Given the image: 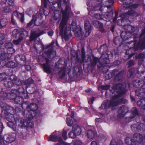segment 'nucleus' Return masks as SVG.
Instances as JSON below:
<instances>
[{
  "label": "nucleus",
  "mask_w": 145,
  "mask_h": 145,
  "mask_svg": "<svg viewBox=\"0 0 145 145\" xmlns=\"http://www.w3.org/2000/svg\"><path fill=\"white\" fill-rule=\"evenodd\" d=\"M125 87L126 85L125 84H119L114 85L112 88L114 91V93L115 92H116L117 94L110 101L109 104L110 106L113 107L122 103H127V100L119 97V96L125 93Z\"/></svg>",
  "instance_id": "obj_1"
},
{
  "label": "nucleus",
  "mask_w": 145,
  "mask_h": 145,
  "mask_svg": "<svg viewBox=\"0 0 145 145\" xmlns=\"http://www.w3.org/2000/svg\"><path fill=\"white\" fill-rule=\"evenodd\" d=\"M68 9V7L66 6L65 11H63V10H62L63 18L59 27L60 34H63L64 32V34L63 35V37L66 41H67L69 38L71 37L69 25H68L66 24L68 19L67 16V11Z\"/></svg>",
  "instance_id": "obj_2"
},
{
  "label": "nucleus",
  "mask_w": 145,
  "mask_h": 145,
  "mask_svg": "<svg viewBox=\"0 0 145 145\" xmlns=\"http://www.w3.org/2000/svg\"><path fill=\"white\" fill-rule=\"evenodd\" d=\"M145 34V30L144 29L142 30L140 36V39L137 46H135V42H134L131 41V43L129 44V45L131 44H132V45L133 46L131 47L130 45L129 46V47H130V48L126 52V54L129 55L128 56V59L131 58L132 56L134 54L133 53H132L131 52L132 50H136L138 48L141 49L144 48L145 46V36L144 37V35Z\"/></svg>",
  "instance_id": "obj_3"
},
{
  "label": "nucleus",
  "mask_w": 145,
  "mask_h": 145,
  "mask_svg": "<svg viewBox=\"0 0 145 145\" xmlns=\"http://www.w3.org/2000/svg\"><path fill=\"white\" fill-rule=\"evenodd\" d=\"M24 89L22 87H20L18 89H12L8 94V98L13 100L17 96L23 97L24 94Z\"/></svg>",
  "instance_id": "obj_4"
},
{
  "label": "nucleus",
  "mask_w": 145,
  "mask_h": 145,
  "mask_svg": "<svg viewBox=\"0 0 145 145\" xmlns=\"http://www.w3.org/2000/svg\"><path fill=\"white\" fill-rule=\"evenodd\" d=\"M22 108L25 111L29 113L31 115L32 112H34L37 109V106L35 103L30 104L28 102L24 103L22 104Z\"/></svg>",
  "instance_id": "obj_5"
},
{
  "label": "nucleus",
  "mask_w": 145,
  "mask_h": 145,
  "mask_svg": "<svg viewBox=\"0 0 145 145\" xmlns=\"http://www.w3.org/2000/svg\"><path fill=\"white\" fill-rule=\"evenodd\" d=\"M128 8L129 9H128V11L127 13H123L120 16V17L122 19H119L117 21V24L119 25H122V20H123L124 18H127L128 15H130L135 17L137 16L138 15L137 13L134 10H132L130 7Z\"/></svg>",
  "instance_id": "obj_6"
},
{
  "label": "nucleus",
  "mask_w": 145,
  "mask_h": 145,
  "mask_svg": "<svg viewBox=\"0 0 145 145\" xmlns=\"http://www.w3.org/2000/svg\"><path fill=\"white\" fill-rule=\"evenodd\" d=\"M112 55L111 52L108 51L105 54H102V57L103 58V60L101 62L102 65L108 64L110 63L109 59L112 57Z\"/></svg>",
  "instance_id": "obj_7"
},
{
  "label": "nucleus",
  "mask_w": 145,
  "mask_h": 145,
  "mask_svg": "<svg viewBox=\"0 0 145 145\" xmlns=\"http://www.w3.org/2000/svg\"><path fill=\"white\" fill-rule=\"evenodd\" d=\"M86 33L84 35L83 34V33L80 30L75 33V35L79 37L80 39H82L84 37H87L90 34L92 28L86 29L85 28Z\"/></svg>",
  "instance_id": "obj_8"
},
{
  "label": "nucleus",
  "mask_w": 145,
  "mask_h": 145,
  "mask_svg": "<svg viewBox=\"0 0 145 145\" xmlns=\"http://www.w3.org/2000/svg\"><path fill=\"white\" fill-rule=\"evenodd\" d=\"M42 18L39 14H37L35 16H34L33 19L29 23H28L27 26L30 27L31 26L33 23H37L39 22L40 24L41 23V20Z\"/></svg>",
  "instance_id": "obj_9"
},
{
  "label": "nucleus",
  "mask_w": 145,
  "mask_h": 145,
  "mask_svg": "<svg viewBox=\"0 0 145 145\" xmlns=\"http://www.w3.org/2000/svg\"><path fill=\"white\" fill-rule=\"evenodd\" d=\"M15 60L17 63L21 65L24 64L26 62L25 57L22 54L16 56L15 57Z\"/></svg>",
  "instance_id": "obj_10"
},
{
  "label": "nucleus",
  "mask_w": 145,
  "mask_h": 145,
  "mask_svg": "<svg viewBox=\"0 0 145 145\" xmlns=\"http://www.w3.org/2000/svg\"><path fill=\"white\" fill-rule=\"evenodd\" d=\"M49 60L47 58L46 59V63L42 65V68L44 71L48 74L50 73L51 72L50 65L49 64Z\"/></svg>",
  "instance_id": "obj_11"
},
{
  "label": "nucleus",
  "mask_w": 145,
  "mask_h": 145,
  "mask_svg": "<svg viewBox=\"0 0 145 145\" xmlns=\"http://www.w3.org/2000/svg\"><path fill=\"white\" fill-rule=\"evenodd\" d=\"M128 111V109L127 107L124 106H121L118 110V116L120 118L124 116Z\"/></svg>",
  "instance_id": "obj_12"
},
{
  "label": "nucleus",
  "mask_w": 145,
  "mask_h": 145,
  "mask_svg": "<svg viewBox=\"0 0 145 145\" xmlns=\"http://www.w3.org/2000/svg\"><path fill=\"white\" fill-rule=\"evenodd\" d=\"M4 139L7 142L11 143L15 140V135L14 133H12L9 135H5L4 136Z\"/></svg>",
  "instance_id": "obj_13"
},
{
  "label": "nucleus",
  "mask_w": 145,
  "mask_h": 145,
  "mask_svg": "<svg viewBox=\"0 0 145 145\" xmlns=\"http://www.w3.org/2000/svg\"><path fill=\"white\" fill-rule=\"evenodd\" d=\"M2 107L3 109L2 112V113H4L5 114L6 113H13L14 112L13 108L5 104Z\"/></svg>",
  "instance_id": "obj_14"
},
{
  "label": "nucleus",
  "mask_w": 145,
  "mask_h": 145,
  "mask_svg": "<svg viewBox=\"0 0 145 145\" xmlns=\"http://www.w3.org/2000/svg\"><path fill=\"white\" fill-rule=\"evenodd\" d=\"M92 24L95 27L99 29L100 31L101 32H104L103 25L100 22L96 20H94L93 21Z\"/></svg>",
  "instance_id": "obj_15"
},
{
  "label": "nucleus",
  "mask_w": 145,
  "mask_h": 145,
  "mask_svg": "<svg viewBox=\"0 0 145 145\" xmlns=\"http://www.w3.org/2000/svg\"><path fill=\"white\" fill-rule=\"evenodd\" d=\"M48 140L49 141H52L55 142L58 141L61 143H63L62 139L61 137L58 138L57 136L53 135H51L48 138Z\"/></svg>",
  "instance_id": "obj_16"
},
{
  "label": "nucleus",
  "mask_w": 145,
  "mask_h": 145,
  "mask_svg": "<svg viewBox=\"0 0 145 145\" xmlns=\"http://www.w3.org/2000/svg\"><path fill=\"white\" fill-rule=\"evenodd\" d=\"M135 95L138 96L140 98H141L142 99H145V92L143 89H138L135 91Z\"/></svg>",
  "instance_id": "obj_17"
},
{
  "label": "nucleus",
  "mask_w": 145,
  "mask_h": 145,
  "mask_svg": "<svg viewBox=\"0 0 145 145\" xmlns=\"http://www.w3.org/2000/svg\"><path fill=\"white\" fill-rule=\"evenodd\" d=\"M72 131L76 135H80L81 132L80 127L77 125H74L73 126Z\"/></svg>",
  "instance_id": "obj_18"
},
{
  "label": "nucleus",
  "mask_w": 145,
  "mask_h": 145,
  "mask_svg": "<svg viewBox=\"0 0 145 145\" xmlns=\"http://www.w3.org/2000/svg\"><path fill=\"white\" fill-rule=\"evenodd\" d=\"M43 33V31H41L40 33H38L35 32H32L31 33L30 37V41H32L35 39L37 38L38 37H39Z\"/></svg>",
  "instance_id": "obj_19"
},
{
  "label": "nucleus",
  "mask_w": 145,
  "mask_h": 145,
  "mask_svg": "<svg viewBox=\"0 0 145 145\" xmlns=\"http://www.w3.org/2000/svg\"><path fill=\"white\" fill-rule=\"evenodd\" d=\"M6 47L7 48L10 49V50H8V52L10 54H12L14 52V49L12 48L13 45L11 42H8L5 44Z\"/></svg>",
  "instance_id": "obj_20"
},
{
  "label": "nucleus",
  "mask_w": 145,
  "mask_h": 145,
  "mask_svg": "<svg viewBox=\"0 0 145 145\" xmlns=\"http://www.w3.org/2000/svg\"><path fill=\"white\" fill-rule=\"evenodd\" d=\"M130 33L126 31H123L121 33V38L123 40H127L130 37Z\"/></svg>",
  "instance_id": "obj_21"
},
{
  "label": "nucleus",
  "mask_w": 145,
  "mask_h": 145,
  "mask_svg": "<svg viewBox=\"0 0 145 145\" xmlns=\"http://www.w3.org/2000/svg\"><path fill=\"white\" fill-rule=\"evenodd\" d=\"M95 134V132L93 130H89L87 131V135L88 138L91 139L94 138Z\"/></svg>",
  "instance_id": "obj_22"
},
{
  "label": "nucleus",
  "mask_w": 145,
  "mask_h": 145,
  "mask_svg": "<svg viewBox=\"0 0 145 145\" xmlns=\"http://www.w3.org/2000/svg\"><path fill=\"white\" fill-rule=\"evenodd\" d=\"M144 82L142 80H136L134 81L133 84L134 86L137 88L142 87L144 84Z\"/></svg>",
  "instance_id": "obj_23"
},
{
  "label": "nucleus",
  "mask_w": 145,
  "mask_h": 145,
  "mask_svg": "<svg viewBox=\"0 0 145 145\" xmlns=\"http://www.w3.org/2000/svg\"><path fill=\"white\" fill-rule=\"evenodd\" d=\"M133 137L134 140L138 142H141L143 139L142 135L139 133H135L134 134Z\"/></svg>",
  "instance_id": "obj_24"
},
{
  "label": "nucleus",
  "mask_w": 145,
  "mask_h": 145,
  "mask_svg": "<svg viewBox=\"0 0 145 145\" xmlns=\"http://www.w3.org/2000/svg\"><path fill=\"white\" fill-rule=\"evenodd\" d=\"M125 141L127 144L129 145H135L136 144L135 141L129 137H127L126 138Z\"/></svg>",
  "instance_id": "obj_25"
},
{
  "label": "nucleus",
  "mask_w": 145,
  "mask_h": 145,
  "mask_svg": "<svg viewBox=\"0 0 145 145\" xmlns=\"http://www.w3.org/2000/svg\"><path fill=\"white\" fill-rule=\"evenodd\" d=\"M137 104L142 109L145 110V100L144 99H142L138 101Z\"/></svg>",
  "instance_id": "obj_26"
},
{
  "label": "nucleus",
  "mask_w": 145,
  "mask_h": 145,
  "mask_svg": "<svg viewBox=\"0 0 145 145\" xmlns=\"http://www.w3.org/2000/svg\"><path fill=\"white\" fill-rule=\"evenodd\" d=\"M131 128L133 131H136L140 130V126L138 123L133 124L131 126Z\"/></svg>",
  "instance_id": "obj_27"
},
{
  "label": "nucleus",
  "mask_w": 145,
  "mask_h": 145,
  "mask_svg": "<svg viewBox=\"0 0 145 145\" xmlns=\"http://www.w3.org/2000/svg\"><path fill=\"white\" fill-rule=\"evenodd\" d=\"M54 20H56L61 17V12L58 10H55L54 12Z\"/></svg>",
  "instance_id": "obj_28"
},
{
  "label": "nucleus",
  "mask_w": 145,
  "mask_h": 145,
  "mask_svg": "<svg viewBox=\"0 0 145 145\" xmlns=\"http://www.w3.org/2000/svg\"><path fill=\"white\" fill-rule=\"evenodd\" d=\"M12 113H8V114L6 113L4 116L5 117L8 121H12L14 119Z\"/></svg>",
  "instance_id": "obj_29"
},
{
  "label": "nucleus",
  "mask_w": 145,
  "mask_h": 145,
  "mask_svg": "<svg viewBox=\"0 0 145 145\" xmlns=\"http://www.w3.org/2000/svg\"><path fill=\"white\" fill-rule=\"evenodd\" d=\"M28 32L24 29H21V32L19 35V37H23V39L25 36H28Z\"/></svg>",
  "instance_id": "obj_30"
},
{
  "label": "nucleus",
  "mask_w": 145,
  "mask_h": 145,
  "mask_svg": "<svg viewBox=\"0 0 145 145\" xmlns=\"http://www.w3.org/2000/svg\"><path fill=\"white\" fill-rule=\"evenodd\" d=\"M8 77V75L5 73H0V81H2L6 79Z\"/></svg>",
  "instance_id": "obj_31"
},
{
  "label": "nucleus",
  "mask_w": 145,
  "mask_h": 145,
  "mask_svg": "<svg viewBox=\"0 0 145 145\" xmlns=\"http://www.w3.org/2000/svg\"><path fill=\"white\" fill-rule=\"evenodd\" d=\"M59 72L58 74L61 77H62L65 74L66 70L65 68L63 67L62 68L59 69Z\"/></svg>",
  "instance_id": "obj_32"
},
{
  "label": "nucleus",
  "mask_w": 145,
  "mask_h": 145,
  "mask_svg": "<svg viewBox=\"0 0 145 145\" xmlns=\"http://www.w3.org/2000/svg\"><path fill=\"white\" fill-rule=\"evenodd\" d=\"M14 15L18 18H20L22 22L24 21V15L22 13H20L17 11H15L14 13Z\"/></svg>",
  "instance_id": "obj_33"
},
{
  "label": "nucleus",
  "mask_w": 145,
  "mask_h": 145,
  "mask_svg": "<svg viewBox=\"0 0 145 145\" xmlns=\"http://www.w3.org/2000/svg\"><path fill=\"white\" fill-rule=\"evenodd\" d=\"M4 85L7 88H10L12 87L14 85V83L12 81H6L5 82Z\"/></svg>",
  "instance_id": "obj_34"
},
{
  "label": "nucleus",
  "mask_w": 145,
  "mask_h": 145,
  "mask_svg": "<svg viewBox=\"0 0 145 145\" xmlns=\"http://www.w3.org/2000/svg\"><path fill=\"white\" fill-rule=\"evenodd\" d=\"M9 54L8 53H3V54L0 55V59L4 60L6 59H8V56Z\"/></svg>",
  "instance_id": "obj_35"
},
{
  "label": "nucleus",
  "mask_w": 145,
  "mask_h": 145,
  "mask_svg": "<svg viewBox=\"0 0 145 145\" xmlns=\"http://www.w3.org/2000/svg\"><path fill=\"white\" fill-rule=\"evenodd\" d=\"M132 114L133 115V116H130V119H132L135 118L136 115H137L138 114L137 110V109L135 108H132Z\"/></svg>",
  "instance_id": "obj_36"
},
{
  "label": "nucleus",
  "mask_w": 145,
  "mask_h": 145,
  "mask_svg": "<svg viewBox=\"0 0 145 145\" xmlns=\"http://www.w3.org/2000/svg\"><path fill=\"white\" fill-rule=\"evenodd\" d=\"M12 121H8L7 123V125L9 127L12 128L14 131H16V128Z\"/></svg>",
  "instance_id": "obj_37"
},
{
  "label": "nucleus",
  "mask_w": 145,
  "mask_h": 145,
  "mask_svg": "<svg viewBox=\"0 0 145 145\" xmlns=\"http://www.w3.org/2000/svg\"><path fill=\"white\" fill-rule=\"evenodd\" d=\"M6 66L8 67L14 68L16 66V65L12 61H10L8 62L6 64Z\"/></svg>",
  "instance_id": "obj_38"
},
{
  "label": "nucleus",
  "mask_w": 145,
  "mask_h": 145,
  "mask_svg": "<svg viewBox=\"0 0 145 145\" xmlns=\"http://www.w3.org/2000/svg\"><path fill=\"white\" fill-rule=\"evenodd\" d=\"M24 95H23V97H20L18 96L15 99L13 100L14 102L17 103H20L22 101V97H24Z\"/></svg>",
  "instance_id": "obj_39"
},
{
  "label": "nucleus",
  "mask_w": 145,
  "mask_h": 145,
  "mask_svg": "<svg viewBox=\"0 0 145 145\" xmlns=\"http://www.w3.org/2000/svg\"><path fill=\"white\" fill-rule=\"evenodd\" d=\"M85 28H92L89 21L88 20H86L85 21Z\"/></svg>",
  "instance_id": "obj_40"
},
{
  "label": "nucleus",
  "mask_w": 145,
  "mask_h": 145,
  "mask_svg": "<svg viewBox=\"0 0 145 145\" xmlns=\"http://www.w3.org/2000/svg\"><path fill=\"white\" fill-rule=\"evenodd\" d=\"M7 20L6 18L2 19L0 22V25L2 27L5 26L7 24Z\"/></svg>",
  "instance_id": "obj_41"
},
{
  "label": "nucleus",
  "mask_w": 145,
  "mask_h": 145,
  "mask_svg": "<svg viewBox=\"0 0 145 145\" xmlns=\"http://www.w3.org/2000/svg\"><path fill=\"white\" fill-rule=\"evenodd\" d=\"M8 95L6 92L4 91H1L0 92V97L3 99L7 97L8 98Z\"/></svg>",
  "instance_id": "obj_42"
},
{
  "label": "nucleus",
  "mask_w": 145,
  "mask_h": 145,
  "mask_svg": "<svg viewBox=\"0 0 145 145\" xmlns=\"http://www.w3.org/2000/svg\"><path fill=\"white\" fill-rule=\"evenodd\" d=\"M98 60L96 58H93L91 61V65L92 67H95L96 65L97 61Z\"/></svg>",
  "instance_id": "obj_43"
},
{
  "label": "nucleus",
  "mask_w": 145,
  "mask_h": 145,
  "mask_svg": "<svg viewBox=\"0 0 145 145\" xmlns=\"http://www.w3.org/2000/svg\"><path fill=\"white\" fill-rule=\"evenodd\" d=\"M23 39V37H19L18 40H13V42L14 44L17 45Z\"/></svg>",
  "instance_id": "obj_44"
},
{
  "label": "nucleus",
  "mask_w": 145,
  "mask_h": 145,
  "mask_svg": "<svg viewBox=\"0 0 145 145\" xmlns=\"http://www.w3.org/2000/svg\"><path fill=\"white\" fill-rule=\"evenodd\" d=\"M145 57V53H142L141 54H140L138 56H135V58L136 59H137L139 58V60H141L143 58Z\"/></svg>",
  "instance_id": "obj_45"
},
{
  "label": "nucleus",
  "mask_w": 145,
  "mask_h": 145,
  "mask_svg": "<svg viewBox=\"0 0 145 145\" xmlns=\"http://www.w3.org/2000/svg\"><path fill=\"white\" fill-rule=\"evenodd\" d=\"M114 43L116 44H118L120 43V38L119 37H116L113 40Z\"/></svg>",
  "instance_id": "obj_46"
},
{
  "label": "nucleus",
  "mask_w": 145,
  "mask_h": 145,
  "mask_svg": "<svg viewBox=\"0 0 145 145\" xmlns=\"http://www.w3.org/2000/svg\"><path fill=\"white\" fill-rule=\"evenodd\" d=\"M33 79L31 78H29L25 81V83L26 85H29L33 83Z\"/></svg>",
  "instance_id": "obj_47"
},
{
  "label": "nucleus",
  "mask_w": 145,
  "mask_h": 145,
  "mask_svg": "<svg viewBox=\"0 0 145 145\" xmlns=\"http://www.w3.org/2000/svg\"><path fill=\"white\" fill-rule=\"evenodd\" d=\"M95 18L97 19H101L103 18V16L98 13L95 14L94 15Z\"/></svg>",
  "instance_id": "obj_48"
},
{
  "label": "nucleus",
  "mask_w": 145,
  "mask_h": 145,
  "mask_svg": "<svg viewBox=\"0 0 145 145\" xmlns=\"http://www.w3.org/2000/svg\"><path fill=\"white\" fill-rule=\"evenodd\" d=\"M19 33V31L17 29H14L12 32V35L14 37H17Z\"/></svg>",
  "instance_id": "obj_49"
},
{
  "label": "nucleus",
  "mask_w": 145,
  "mask_h": 145,
  "mask_svg": "<svg viewBox=\"0 0 145 145\" xmlns=\"http://www.w3.org/2000/svg\"><path fill=\"white\" fill-rule=\"evenodd\" d=\"M17 77L13 74L10 75L9 78L10 79L12 80L13 82H14L15 81H16L17 80Z\"/></svg>",
  "instance_id": "obj_50"
},
{
  "label": "nucleus",
  "mask_w": 145,
  "mask_h": 145,
  "mask_svg": "<svg viewBox=\"0 0 145 145\" xmlns=\"http://www.w3.org/2000/svg\"><path fill=\"white\" fill-rule=\"evenodd\" d=\"M67 123L68 126H71L73 124V121L71 119H70L68 118L67 119Z\"/></svg>",
  "instance_id": "obj_51"
},
{
  "label": "nucleus",
  "mask_w": 145,
  "mask_h": 145,
  "mask_svg": "<svg viewBox=\"0 0 145 145\" xmlns=\"http://www.w3.org/2000/svg\"><path fill=\"white\" fill-rule=\"evenodd\" d=\"M123 72L122 71L120 72L118 74L116 75L115 76L116 79L118 80H120L123 75Z\"/></svg>",
  "instance_id": "obj_52"
},
{
  "label": "nucleus",
  "mask_w": 145,
  "mask_h": 145,
  "mask_svg": "<svg viewBox=\"0 0 145 145\" xmlns=\"http://www.w3.org/2000/svg\"><path fill=\"white\" fill-rule=\"evenodd\" d=\"M10 8L8 6H6L3 8V11L5 12H9L10 11Z\"/></svg>",
  "instance_id": "obj_53"
},
{
  "label": "nucleus",
  "mask_w": 145,
  "mask_h": 145,
  "mask_svg": "<svg viewBox=\"0 0 145 145\" xmlns=\"http://www.w3.org/2000/svg\"><path fill=\"white\" fill-rule=\"evenodd\" d=\"M69 135L70 137L72 138H75L76 135L72 131L69 133Z\"/></svg>",
  "instance_id": "obj_54"
},
{
  "label": "nucleus",
  "mask_w": 145,
  "mask_h": 145,
  "mask_svg": "<svg viewBox=\"0 0 145 145\" xmlns=\"http://www.w3.org/2000/svg\"><path fill=\"white\" fill-rule=\"evenodd\" d=\"M13 83L16 85L20 86L22 84L21 81L17 78V80L16 81H15Z\"/></svg>",
  "instance_id": "obj_55"
},
{
  "label": "nucleus",
  "mask_w": 145,
  "mask_h": 145,
  "mask_svg": "<svg viewBox=\"0 0 145 145\" xmlns=\"http://www.w3.org/2000/svg\"><path fill=\"white\" fill-rule=\"evenodd\" d=\"M125 29L128 31V33H129L130 32H131V29L133 28L132 26L130 25H128L127 26H125Z\"/></svg>",
  "instance_id": "obj_56"
},
{
  "label": "nucleus",
  "mask_w": 145,
  "mask_h": 145,
  "mask_svg": "<svg viewBox=\"0 0 145 145\" xmlns=\"http://www.w3.org/2000/svg\"><path fill=\"white\" fill-rule=\"evenodd\" d=\"M74 145H82V142L79 140H75L74 142Z\"/></svg>",
  "instance_id": "obj_57"
},
{
  "label": "nucleus",
  "mask_w": 145,
  "mask_h": 145,
  "mask_svg": "<svg viewBox=\"0 0 145 145\" xmlns=\"http://www.w3.org/2000/svg\"><path fill=\"white\" fill-rule=\"evenodd\" d=\"M48 57L50 58L53 57L55 56V52H50L48 53Z\"/></svg>",
  "instance_id": "obj_58"
},
{
  "label": "nucleus",
  "mask_w": 145,
  "mask_h": 145,
  "mask_svg": "<svg viewBox=\"0 0 145 145\" xmlns=\"http://www.w3.org/2000/svg\"><path fill=\"white\" fill-rule=\"evenodd\" d=\"M4 140H5L4 139V137H3L1 135H0V145H4L5 144Z\"/></svg>",
  "instance_id": "obj_59"
},
{
  "label": "nucleus",
  "mask_w": 145,
  "mask_h": 145,
  "mask_svg": "<svg viewBox=\"0 0 145 145\" xmlns=\"http://www.w3.org/2000/svg\"><path fill=\"white\" fill-rule=\"evenodd\" d=\"M81 58L82 59V62L85 61V59L86 58V56H85V52L83 50H82V55Z\"/></svg>",
  "instance_id": "obj_60"
},
{
  "label": "nucleus",
  "mask_w": 145,
  "mask_h": 145,
  "mask_svg": "<svg viewBox=\"0 0 145 145\" xmlns=\"http://www.w3.org/2000/svg\"><path fill=\"white\" fill-rule=\"evenodd\" d=\"M133 69H129L127 72V76L128 77H130L133 74Z\"/></svg>",
  "instance_id": "obj_61"
},
{
  "label": "nucleus",
  "mask_w": 145,
  "mask_h": 145,
  "mask_svg": "<svg viewBox=\"0 0 145 145\" xmlns=\"http://www.w3.org/2000/svg\"><path fill=\"white\" fill-rule=\"evenodd\" d=\"M8 4L11 6H13L14 5V3L13 0H8Z\"/></svg>",
  "instance_id": "obj_62"
},
{
  "label": "nucleus",
  "mask_w": 145,
  "mask_h": 145,
  "mask_svg": "<svg viewBox=\"0 0 145 145\" xmlns=\"http://www.w3.org/2000/svg\"><path fill=\"white\" fill-rule=\"evenodd\" d=\"M67 132L65 131H64L63 132L62 136L64 139L65 140H66L67 138Z\"/></svg>",
  "instance_id": "obj_63"
},
{
  "label": "nucleus",
  "mask_w": 145,
  "mask_h": 145,
  "mask_svg": "<svg viewBox=\"0 0 145 145\" xmlns=\"http://www.w3.org/2000/svg\"><path fill=\"white\" fill-rule=\"evenodd\" d=\"M110 87V86L109 85H107L105 86H101V88L104 90H107L109 89Z\"/></svg>",
  "instance_id": "obj_64"
}]
</instances>
